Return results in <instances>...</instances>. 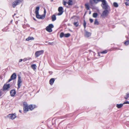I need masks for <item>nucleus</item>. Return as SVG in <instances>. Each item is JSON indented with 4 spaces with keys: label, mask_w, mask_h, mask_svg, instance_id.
<instances>
[{
    "label": "nucleus",
    "mask_w": 129,
    "mask_h": 129,
    "mask_svg": "<svg viewBox=\"0 0 129 129\" xmlns=\"http://www.w3.org/2000/svg\"><path fill=\"white\" fill-rule=\"evenodd\" d=\"M15 15H16V14H14V15H13V16H15Z\"/></svg>",
    "instance_id": "5fc2aeb1"
},
{
    "label": "nucleus",
    "mask_w": 129,
    "mask_h": 129,
    "mask_svg": "<svg viewBox=\"0 0 129 129\" xmlns=\"http://www.w3.org/2000/svg\"><path fill=\"white\" fill-rule=\"evenodd\" d=\"M33 19L35 20V21L36 20V19L35 18H33Z\"/></svg>",
    "instance_id": "8fccbe9b"
},
{
    "label": "nucleus",
    "mask_w": 129,
    "mask_h": 129,
    "mask_svg": "<svg viewBox=\"0 0 129 129\" xmlns=\"http://www.w3.org/2000/svg\"><path fill=\"white\" fill-rule=\"evenodd\" d=\"M19 112H20V113H21V110H19Z\"/></svg>",
    "instance_id": "603ef678"
},
{
    "label": "nucleus",
    "mask_w": 129,
    "mask_h": 129,
    "mask_svg": "<svg viewBox=\"0 0 129 129\" xmlns=\"http://www.w3.org/2000/svg\"><path fill=\"white\" fill-rule=\"evenodd\" d=\"M24 111V112H26L28 111L29 109V106L28 105L27 103L25 102L23 103Z\"/></svg>",
    "instance_id": "7ed1b4c3"
},
{
    "label": "nucleus",
    "mask_w": 129,
    "mask_h": 129,
    "mask_svg": "<svg viewBox=\"0 0 129 129\" xmlns=\"http://www.w3.org/2000/svg\"><path fill=\"white\" fill-rule=\"evenodd\" d=\"M91 14V11H89V14Z\"/></svg>",
    "instance_id": "de8ad7c7"
},
{
    "label": "nucleus",
    "mask_w": 129,
    "mask_h": 129,
    "mask_svg": "<svg viewBox=\"0 0 129 129\" xmlns=\"http://www.w3.org/2000/svg\"><path fill=\"white\" fill-rule=\"evenodd\" d=\"M53 0H51V1L52 2Z\"/></svg>",
    "instance_id": "6e6d98bb"
},
{
    "label": "nucleus",
    "mask_w": 129,
    "mask_h": 129,
    "mask_svg": "<svg viewBox=\"0 0 129 129\" xmlns=\"http://www.w3.org/2000/svg\"><path fill=\"white\" fill-rule=\"evenodd\" d=\"M90 3V4L91 5H93V3L92 1L91 0H90L89 1Z\"/></svg>",
    "instance_id": "ea45409f"
},
{
    "label": "nucleus",
    "mask_w": 129,
    "mask_h": 129,
    "mask_svg": "<svg viewBox=\"0 0 129 129\" xmlns=\"http://www.w3.org/2000/svg\"><path fill=\"white\" fill-rule=\"evenodd\" d=\"M46 13V9H44V14L43 15H45V16Z\"/></svg>",
    "instance_id": "79ce46f5"
},
{
    "label": "nucleus",
    "mask_w": 129,
    "mask_h": 129,
    "mask_svg": "<svg viewBox=\"0 0 129 129\" xmlns=\"http://www.w3.org/2000/svg\"><path fill=\"white\" fill-rule=\"evenodd\" d=\"M23 1V0H15L12 4V5L13 7L15 8L17 5L19 4Z\"/></svg>",
    "instance_id": "f03ea898"
},
{
    "label": "nucleus",
    "mask_w": 129,
    "mask_h": 129,
    "mask_svg": "<svg viewBox=\"0 0 129 129\" xmlns=\"http://www.w3.org/2000/svg\"><path fill=\"white\" fill-rule=\"evenodd\" d=\"M15 23L16 24H17L18 23V22L17 21H16V22Z\"/></svg>",
    "instance_id": "3c124183"
},
{
    "label": "nucleus",
    "mask_w": 129,
    "mask_h": 129,
    "mask_svg": "<svg viewBox=\"0 0 129 129\" xmlns=\"http://www.w3.org/2000/svg\"><path fill=\"white\" fill-rule=\"evenodd\" d=\"M52 21H54L56 19V17L55 15H53L52 16Z\"/></svg>",
    "instance_id": "412c9836"
},
{
    "label": "nucleus",
    "mask_w": 129,
    "mask_h": 129,
    "mask_svg": "<svg viewBox=\"0 0 129 129\" xmlns=\"http://www.w3.org/2000/svg\"><path fill=\"white\" fill-rule=\"evenodd\" d=\"M22 61H23V59H20L19 60V62H21Z\"/></svg>",
    "instance_id": "c03bdc74"
},
{
    "label": "nucleus",
    "mask_w": 129,
    "mask_h": 129,
    "mask_svg": "<svg viewBox=\"0 0 129 129\" xmlns=\"http://www.w3.org/2000/svg\"><path fill=\"white\" fill-rule=\"evenodd\" d=\"M53 42H49L48 44L50 45H53Z\"/></svg>",
    "instance_id": "37998d69"
},
{
    "label": "nucleus",
    "mask_w": 129,
    "mask_h": 129,
    "mask_svg": "<svg viewBox=\"0 0 129 129\" xmlns=\"http://www.w3.org/2000/svg\"><path fill=\"white\" fill-rule=\"evenodd\" d=\"M45 15H41V18L40 19H44L45 17Z\"/></svg>",
    "instance_id": "c9c22d12"
},
{
    "label": "nucleus",
    "mask_w": 129,
    "mask_h": 129,
    "mask_svg": "<svg viewBox=\"0 0 129 129\" xmlns=\"http://www.w3.org/2000/svg\"><path fill=\"white\" fill-rule=\"evenodd\" d=\"M85 8L87 10H89V6L88 4H85Z\"/></svg>",
    "instance_id": "4be33fe9"
},
{
    "label": "nucleus",
    "mask_w": 129,
    "mask_h": 129,
    "mask_svg": "<svg viewBox=\"0 0 129 129\" xmlns=\"http://www.w3.org/2000/svg\"><path fill=\"white\" fill-rule=\"evenodd\" d=\"M31 68L34 70L36 69L37 66L35 64H33L31 65Z\"/></svg>",
    "instance_id": "6ab92c4d"
},
{
    "label": "nucleus",
    "mask_w": 129,
    "mask_h": 129,
    "mask_svg": "<svg viewBox=\"0 0 129 129\" xmlns=\"http://www.w3.org/2000/svg\"><path fill=\"white\" fill-rule=\"evenodd\" d=\"M54 81L55 79L53 78H51L50 80L49 83L51 85H52L53 84Z\"/></svg>",
    "instance_id": "4468645a"
},
{
    "label": "nucleus",
    "mask_w": 129,
    "mask_h": 129,
    "mask_svg": "<svg viewBox=\"0 0 129 129\" xmlns=\"http://www.w3.org/2000/svg\"><path fill=\"white\" fill-rule=\"evenodd\" d=\"M66 3H67V2H66L64 1V0H63V4L64 5H66Z\"/></svg>",
    "instance_id": "58836bf2"
},
{
    "label": "nucleus",
    "mask_w": 129,
    "mask_h": 129,
    "mask_svg": "<svg viewBox=\"0 0 129 129\" xmlns=\"http://www.w3.org/2000/svg\"><path fill=\"white\" fill-rule=\"evenodd\" d=\"M73 3L72 0H69L67 3L69 6H72L73 5Z\"/></svg>",
    "instance_id": "dca6fc26"
},
{
    "label": "nucleus",
    "mask_w": 129,
    "mask_h": 129,
    "mask_svg": "<svg viewBox=\"0 0 129 129\" xmlns=\"http://www.w3.org/2000/svg\"><path fill=\"white\" fill-rule=\"evenodd\" d=\"M113 5L116 8H117L118 6V4L116 2H114L113 3Z\"/></svg>",
    "instance_id": "c85d7f7f"
},
{
    "label": "nucleus",
    "mask_w": 129,
    "mask_h": 129,
    "mask_svg": "<svg viewBox=\"0 0 129 129\" xmlns=\"http://www.w3.org/2000/svg\"><path fill=\"white\" fill-rule=\"evenodd\" d=\"M36 17L38 19H40L41 18V15H40L39 14V13H38V14H36Z\"/></svg>",
    "instance_id": "7c9ffc66"
},
{
    "label": "nucleus",
    "mask_w": 129,
    "mask_h": 129,
    "mask_svg": "<svg viewBox=\"0 0 129 129\" xmlns=\"http://www.w3.org/2000/svg\"><path fill=\"white\" fill-rule=\"evenodd\" d=\"M17 77L16 74L15 73H13L11 76L8 82H9L12 80L16 79Z\"/></svg>",
    "instance_id": "6e6552de"
},
{
    "label": "nucleus",
    "mask_w": 129,
    "mask_h": 129,
    "mask_svg": "<svg viewBox=\"0 0 129 129\" xmlns=\"http://www.w3.org/2000/svg\"><path fill=\"white\" fill-rule=\"evenodd\" d=\"M65 34L63 32L61 33L60 35V38H62L64 36Z\"/></svg>",
    "instance_id": "c756f323"
},
{
    "label": "nucleus",
    "mask_w": 129,
    "mask_h": 129,
    "mask_svg": "<svg viewBox=\"0 0 129 129\" xmlns=\"http://www.w3.org/2000/svg\"><path fill=\"white\" fill-rule=\"evenodd\" d=\"M103 12L101 15V16L102 17H106L109 13V9L105 10Z\"/></svg>",
    "instance_id": "0eeeda50"
},
{
    "label": "nucleus",
    "mask_w": 129,
    "mask_h": 129,
    "mask_svg": "<svg viewBox=\"0 0 129 129\" xmlns=\"http://www.w3.org/2000/svg\"><path fill=\"white\" fill-rule=\"evenodd\" d=\"M54 27V26L52 24H50L48 26L46 27V30L49 32L50 33L52 31V28Z\"/></svg>",
    "instance_id": "20e7f679"
},
{
    "label": "nucleus",
    "mask_w": 129,
    "mask_h": 129,
    "mask_svg": "<svg viewBox=\"0 0 129 129\" xmlns=\"http://www.w3.org/2000/svg\"><path fill=\"white\" fill-rule=\"evenodd\" d=\"M107 50H105L102 52H100V53L101 54H105L107 53Z\"/></svg>",
    "instance_id": "f704fd0d"
},
{
    "label": "nucleus",
    "mask_w": 129,
    "mask_h": 129,
    "mask_svg": "<svg viewBox=\"0 0 129 129\" xmlns=\"http://www.w3.org/2000/svg\"><path fill=\"white\" fill-rule=\"evenodd\" d=\"M7 117L13 120L16 117V115L15 113L9 114L7 115Z\"/></svg>",
    "instance_id": "423d86ee"
},
{
    "label": "nucleus",
    "mask_w": 129,
    "mask_h": 129,
    "mask_svg": "<svg viewBox=\"0 0 129 129\" xmlns=\"http://www.w3.org/2000/svg\"><path fill=\"white\" fill-rule=\"evenodd\" d=\"M123 104H117L116 107L118 109L122 107L123 106Z\"/></svg>",
    "instance_id": "f3484780"
},
{
    "label": "nucleus",
    "mask_w": 129,
    "mask_h": 129,
    "mask_svg": "<svg viewBox=\"0 0 129 129\" xmlns=\"http://www.w3.org/2000/svg\"><path fill=\"white\" fill-rule=\"evenodd\" d=\"M40 9V7L39 6H38L35 9L36 14L39 13V11Z\"/></svg>",
    "instance_id": "a211bd4d"
},
{
    "label": "nucleus",
    "mask_w": 129,
    "mask_h": 129,
    "mask_svg": "<svg viewBox=\"0 0 129 129\" xmlns=\"http://www.w3.org/2000/svg\"><path fill=\"white\" fill-rule=\"evenodd\" d=\"M129 97V94L128 93H126V95L124 97V98L125 99H127Z\"/></svg>",
    "instance_id": "a878e982"
},
{
    "label": "nucleus",
    "mask_w": 129,
    "mask_h": 129,
    "mask_svg": "<svg viewBox=\"0 0 129 129\" xmlns=\"http://www.w3.org/2000/svg\"><path fill=\"white\" fill-rule=\"evenodd\" d=\"M31 59V58L30 57L25 58L23 59V61L24 62L27 60H29Z\"/></svg>",
    "instance_id": "b1692460"
},
{
    "label": "nucleus",
    "mask_w": 129,
    "mask_h": 129,
    "mask_svg": "<svg viewBox=\"0 0 129 129\" xmlns=\"http://www.w3.org/2000/svg\"><path fill=\"white\" fill-rule=\"evenodd\" d=\"M63 8L62 7H60L58 8V10L59 13L58 14V15H60L62 14L63 12Z\"/></svg>",
    "instance_id": "9d476101"
},
{
    "label": "nucleus",
    "mask_w": 129,
    "mask_h": 129,
    "mask_svg": "<svg viewBox=\"0 0 129 129\" xmlns=\"http://www.w3.org/2000/svg\"><path fill=\"white\" fill-rule=\"evenodd\" d=\"M10 87V84H5L3 87V90L5 91L6 90H7Z\"/></svg>",
    "instance_id": "9b49d317"
},
{
    "label": "nucleus",
    "mask_w": 129,
    "mask_h": 129,
    "mask_svg": "<svg viewBox=\"0 0 129 129\" xmlns=\"http://www.w3.org/2000/svg\"><path fill=\"white\" fill-rule=\"evenodd\" d=\"M89 21L90 23H91L93 22V20L92 19H90Z\"/></svg>",
    "instance_id": "a19ab883"
},
{
    "label": "nucleus",
    "mask_w": 129,
    "mask_h": 129,
    "mask_svg": "<svg viewBox=\"0 0 129 129\" xmlns=\"http://www.w3.org/2000/svg\"><path fill=\"white\" fill-rule=\"evenodd\" d=\"M44 52L43 50L37 51L35 53V55L36 57H37L43 54Z\"/></svg>",
    "instance_id": "39448f33"
},
{
    "label": "nucleus",
    "mask_w": 129,
    "mask_h": 129,
    "mask_svg": "<svg viewBox=\"0 0 129 129\" xmlns=\"http://www.w3.org/2000/svg\"><path fill=\"white\" fill-rule=\"evenodd\" d=\"M123 104V105L125 104H129V102L127 101L124 102Z\"/></svg>",
    "instance_id": "e433bc0d"
},
{
    "label": "nucleus",
    "mask_w": 129,
    "mask_h": 129,
    "mask_svg": "<svg viewBox=\"0 0 129 129\" xmlns=\"http://www.w3.org/2000/svg\"><path fill=\"white\" fill-rule=\"evenodd\" d=\"M2 95L1 92L0 91V97Z\"/></svg>",
    "instance_id": "09e8293b"
},
{
    "label": "nucleus",
    "mask_w": 129,
    "mask_h": 129,
    "mask_svg": "<svg viewBox=\"0 0 129 129\" xmlns=\"http://www.w3.org/2000/svg\"><path fill=\"white\" fill-rule=\"evenodd\" d=\"M94 25H98L99 24V22L98 21V20L97 19L95 20L94 22Z\"/></svg>",
    "instance_id": "bb28decb"
},
{
    "label": "nucleus",
    "mask_w": 129,
    "mask_h": 129,
    "mask_svg": "<svg viewBox=\"0 0 129 129\" xmlns=\"http://www.w3.org/2000/svg\"><path fill=\"white\" fill-rule=\"evenodd\" d=\"M16 93V92L14 89L10 91L11 96L12 97L14 96Z\"/></svg>",
    "instance_id": "ddd939ff"
},
{
    "label": "nucleus",
    "mask_w": 129,
    "mask_h": 129,
    "mask_svg": "<svg viewBox=\"0 0 129 129\" xmlns=\"http://www.w3.org/2000/svg\"><path fill=\"white\" fill-rule=\"evenodd\" d=\"M86 23L85 20H84V23H83V26L84 27V29L85 30V29L86 27Z\"/></svg>",
    "instance_id": "473e14b6"
},
{
    "label": "nucleus",
    "mask_w": 129,
    "mask_h": 129,
    "mask_svg": "<svg viewBox=\"0 0 129 129\" xmlns=\"http://www.w3.org/2000/svg\"><path fill=\"white\" fill-rule=\"evenodd\" d=\"M74 25L76 27H77L79 25V23L78 22H74L73 23Z\"/></svg>",
    "instance_id": "2f4dec72"
},
{
    "label": "nucleus",
    "mask_w": 129,
    "mask_h": 129,
    "mask_svg": "<svg viewBox=\"0 0 129 129\" xmlns=\"http://www.w3.org/2000/svg\"><path fill=\"white\" fill-rule=\"evenodd\" d=\"M98 15V14L96 13H94L93 14V17L94 18H96Z\"/></svg>",
    "instance_id": "393cba45"
},
{
    "label": "nucleus",
    "mask_w": 129,
    "mask_h": 129,
    "mask_svg": "<svg viewBox=\"0 0 129 129\" xmlns=\"http://www.w3.org/2000/svg\"><path fill=\"white\" fill-rule=\"evenodd\" d=\"M126 6H129V3L128 2H126L125 3Z\"/></svg>",
    "instance_id": "4c0bfd02"
},
{
    "label": "nucleus",
    "mask_w": 129,
    "mask_h": 129,
    "mask_svg": "<svg viewBox=\"0 0 129 129\" xmlns=\"http://www.w3.org/2000/svg\"><path fill=\"white\" fill-rule=\"evenodd\" d=\"M71 36V35L70 33H67L65 34L64 35V37L66 38H68Z\"/></svg>",
    "instance_id": "cd10ccee"
},
{
    "label": "nucleus",
    "mask_w": 129,
    "mask_h": 129,
    "mask_svg": "<svg viewBox=\"0 0 129 129\" xmlns=\"http://www.w3.org/2000/svg\"><path fill=\"white\" fill-rule=\"evenodd\" d=\"M85 30L84 36L86 37H88L91 35V34L90 32H89Z\"/></svg>",
    "instance_id": "f8f14e48"
},
{
    "label": "nucleus",
    "mask_w": 129,
    "mask_h": 129,
    "mask_svg": "<svg viewBox=\"0 0 129 129\" xmlns=\"http://www.w3.org/2000/svg\"><path fill=\"white\" fill-rule=\"evenodd\" d=\"M101 2H102L101 6L103 9L104 10L109 9L110 8V7L105 0H102Z\"/></svg>",
    "instance_id": "f257e3e1"
},
{
    "label": "nucleus",
    "mask_w": 129,
    "mask_h": 129,
    "mask_svg": "<svg viewBox=\"0 0 129 129\" xmlns=\"http://www.w3.org/2000/svg\"><path fill=\"white\" fill-rule=\"evenodd\" d=\"M35 107V106L34 105H30L29 106V109L31 110H33Z\"/></svg>",
    "instance_id": "2eb2a0df"
},
{
    "label": "nucleus",
    "mask_w": 129,
    "mask_h": 129,
    "mask_svg": "<svg viewBox=\"0 0 129 129\" xmlns=\"http://www.w3.org/2000/svg\"><path fill=\"white\" fill-rule=\"evenodd\" d=\"M94 3L95 4H97L99 2H101L102 0H92Z\"/></svg>",
    "instance_id": "5701e85b"
},
{
    "label": "nucleus",
    "mask_w": 129,
    "mask_h": 129,
    "mask_svg": "<svg viewBox=\"0 0 129 129\" xmlns=\"http://www.w3.org/2000/svg\"><path fill=\"white\" fill-rule=\"evenodd\" d=\"M66 116H63L62 117V118H64L66 117Z\"/></svg>",
    "instance_id": "a18cd8bd"
},
{
    "label": "nucleus",
    "mask_w": 129,
    "mask_h": 129,
    "mask_svg": "<svg viewBox=\"0 0 129 129\" xmlns=\"http://www.w3.org/2000/svg\"><path fill=\"white\" fill-rule=\"evenodd\" d=\"M125 45H128L129 44V41L127 40L124 43Z\"/></svg>",
    "instance_id": "72a5a7b5"
},
{
    "label": "nucleus",
    "mask_w": 129,
    "mask_h": 129,
    "mask_svg": "<svg viewBox=\"0 0 129 129\" xmlns=\"http://www.w3.org/2000/svg\"><path fill=\"white\" fill-rule=\"evenodd\" d=\"M100 52H98V56H101V55H100Z\"/></svg>",
    "instance_id": "49530a36"
},
{
    "label": "nucleus",
    "mask_w": 129,
    "mask_h": 129,
    "mask_svg": "<svg viewBox=\"0 0 129 129\" xmlns=\"http://www.w3.org/2000/svg\"><path fill=\"white\" fill-rule=\"evenodd\" d=\"M18 89L19 88L21 87V84L22 81L21 79L20 76L19 75H18Z\"/></svg>",
    "instance_id": "1a4fd4ad"
},
{
    "label": "nucleus",
    "mask_w": 129,
    "mask_h": 129,
    "mask_svg": "<svg viewBox=\"0 0 129 129\" xmlns=\"http://www.w3.org/2000/svg\"><path fill=\"white\" fill-rule=\"evenodd\" d=\"M126 1H127L126 2H128L129 1V0H126Z\"/></svg>",
    "instance_id": "864d4df0"
},
{
    "label": "nucleus",
    "mask_w": 129,
    "mask_h": 129,
    "mask_svg": "<svg viewBox=\"0 0 129 129\" xmlns=\"http://www.w3.org/2000/svg\"><path fill=\"white\" fill-rule=\"evenodd\" d=\"M34 39V38L33 37H29L26 39L27 41H29L30 40H33Z\"/></svg>",
    "instance_id": "aec40b11"
}]
</instances>
